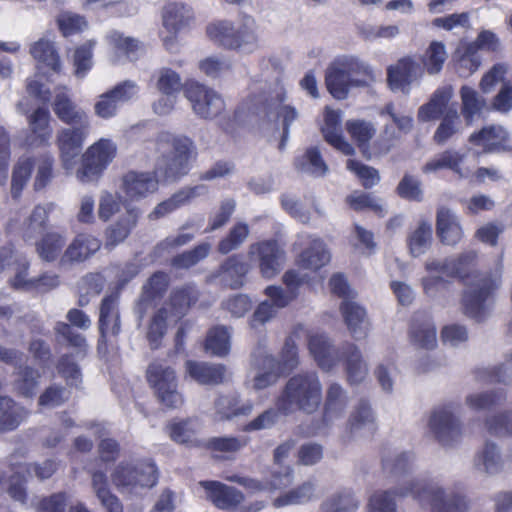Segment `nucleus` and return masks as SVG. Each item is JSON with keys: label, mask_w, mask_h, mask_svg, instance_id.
<instances>
[{"label": "nucleus", "mask_w": 512, "mask_h": 512, "mask_svg": "<svg viewBox=\"0 0 512 512\" xmlns=\"http://www.w3.org/2000/svg\"><path fill=\"white\" fill-rule=\"evenodd\" d=\"M30 53L38 63L44 64L54 72L61 69V60L54 47L53 42L48 38H40L30 47Z\"/></svg>", "instance_id": "56"}, {"label": "nucleus", "mask_w": 512, "mask_h": 512, "mask_svg": "<svg viewBox=\"0 0 512 512\" xmlns=\"http://www.w3.org/2000/svg\"><path fill=\"white\" fill-rule=\"evenodd\" d=\"M248 256L251 261L258 262L264 278L278 275L285 261V252L275 239L254 242L248 249Z\"/></svg>", "instance_id": "16"}, {"label": "nucleus", "mask_w": 512, "mask_h": 512, "mask_svg": "<svg viewBox=\"0 0 512 512\" xmlns=\"http://www.w3.org/2000/svg\"><path fill=\"white\" fill-rule=\"evenodd\" d=\"M90 130L91 121L86 112L83 121H74L73 124H70V127H63V129L58 130L56 143L65 169H73L75 158L81 153Z\"/></svg>", "instance_id": "14"}, {"label": "nucleus", "mask_w": 512, "mask_h": 512, "mask_svg": "<svg viewBox=\"0 0 512 512\" xmlns=\"http://www.w3.org/2000/svg\"><path fill=\"white\" fill-rule=\"evenodd\" d=\"M487 433L494 436H512V409L494 410L483 420Z\"/></svg>", "instance_id": "54"}, {"label": "nucleus", "mask_w": 512, "mask_h": 512, "mask_svg": "<svg viewBox=\"0 0 512 512\" xmlns=\"http://www.w3.org/2000/svg\"><path fill=\"white\" fill-rule=\"evenodd\" d=\"M169 275L165 272H155L144 284L140 301L139 309H147V307L155 304L157 299L164 295L169 287Z\"/></svg>", "instance_id": "48"}, {"label": "nucleus", "mask_w": 512, "mask_h": 512, "mask_svg": "<svg viewBox=\"0 0 512 512\" xmlns=\"http://www.w3.org/2000/svg\"><path fill=\"white\" fill-rule=\"evenodd\" d=\"M424 74V68L413 57L406 56L387 68V82L392 91L409 94L413 83Z\"/></svg>", "instance_id": "17"}, {"label": "nucleus", "mask_w": 512, "mask_h": 512, "mask_svg": "<svg viewBox=\"0 0 512 512\" xmlns=\"http://www.w3.org/2000/svg\"><path fill=\"white\" fill-rule=\"evenodd\" d=\"M34 168V158L23 157L18 158L12 173L11 194L13 197H19L20 193L31 178Z\"/></svg>", "instance_id": "59"}, {"label": "nucleus", "mask_w": 512, "mask_h": 512, "mask_svg": "<svg viewBox=\"0 0 512 512\" xmlns=\"http://www.w3.org/2000/svg\"><path fill=\"white\" fill-rule=\"evenodd\" d=\"M205 349L210 354L222 355L228 354L231 349V331L227 326L218 325L209 330L205 338Z\"/></svg>", "instance_id": "58"}, {"label": "nucleus", "mask_w": 512, "mask_h": 512, "mask_svg": "<svg viewBox=\"0 0 512 512\" xmlns=\"http://www.w3.org/2000/svg\"><path fill=\"white\" fill-rule=\"evenodd\" d=\"M184 96L189 101L194 113L204 119H213V117L219 116L226 107L220 93L197 81H187L184 84Z\"/></svg>", "instance_id": "15"}, {"label": "nucleus", "mask_w": 512, "mask_h": 512, "mask_svg": "<svg viewBox=\"0 0 512 512\" xmlns=\"http://www.w3.org/2000/svg\"><path fill=\"white\" fill-rule=\"evenodd\" d=\"M158 481V468L151 459L122 462L112 473V482L122 494L141 496Z\"/></svg>", "instance_id": "8"}, {"label": "nucleus", "mask_w": 512, "mask_h": 512, "mask_svg": "<svg viewBox=\"0 0 512 512\" xmlns=\"http://www.w3.org/2000/svg\"><path fill=\"white\" fill-rule=\"evenodd\" d=\"M457 71L463 77L477 71L481 64V58L477 49V42L462 43L456 50Z\"/></svg>", "instance_id": "55"}, {"label": "nucleus", "mask_w": 512, "mask_h": 512, "mask_svg": "<svg viewBox=\"0 0 512 512\" xmlns=\"http://www.w3.org/2000/svg\"><path fill=\"white\" fill-rule=\"evenodd\" d=\"M506 399L503 390H489L488 392H473L466 396L465 403L472 410H489L502 404Z\"/></svg>", "instance_id": "60"}, {"label": "nucleus", "mask_w": 512, "mask_h": 512, "mask_svg": "<svg viewBox=\"0 0 512 512\" xmlns=\"http://www.w3.org/2000/svg\"><path fill=\"white\" fill-rule=\"evenodd\" d=\"M477 377L487 382L512 383V350L505 353L502 364L478 370Z\"/></svg>", "instance_id": "61"}, {"label": "nucleus", "mask_w": 512, "mask_h": 512, "mask_svg": "<svg viewBox=\"0 0 512 512\" xmlns=\"http://www.w3.org/2000/svg\"><path fill=\"white\" fill-rule=\"evenodd\" d=\"M140 216L141 211L139 208H127L124 214H121L112 224L108 225L105 231L106 246L116 247L118 243L127 239L135 228Z\"/></svg>", "instance_id": "35"}, {"label": "nucleus", "mask_w": 512, "mask_h": 512, "mask_svg": "<svg viewBox=\"0 0 512 512\" xmlns=\"http://www.w3.org/2000/svg\"><path fill=\"white\" fill-rule=\"evenodd\" d=\"M471 144L480 145L486 152L511 150L510 135L503 126H486L470 135Z\"/></svg>", "instance_id": "32"}, {"label": "nucleus", "mask_w": 512, "mask_h": 512, "mask_svg": "<svg viewBox=\"0 0 512 512\" xmlns=\"http://www.w3.org/2000/svg\"><path fill=\"white\" fill-rule=\"evenodd\" d=\"M295 446V440H293V438H290L289 440H286L285 442L281 443L279 446L275 448L274 462L277 468L273 471L272 477L268 482L269 488H287V486L293 483V468L289 467V465L285 466L283 465V463L286 460V458H288V456L290 455Z\"/></svg>", "instance_id": "30"}, {"label": "nucleus", "mask_w": 512, "mask_h": 512, "mask_svg": "<svg viewBox=\"0 0 512 512\" xmlns=\"http://www.w3.org/2000/svg\"><path fill=\"white\" fill-rule=\"evenodd\" d=\"M100 248V239L95 238L93 235H87V233H80L65 248L60 258V268H68L73 264L84 262L92 254L97 253Z\"/></svg>", "instance_id": "26"}, {"label": "nucleus", "mask_w": 512, "mask_h": 512, "mask_svg": "<svg viewBox=\"0 0 512 512\" xmlns=\"http://www.w3.org/2000/svg\"><path fill=\"white\" fill-rule=\"evenodd\" d=\"M161 17V40L166 49L175 50L178 33L188 29L195 21L194 9L182 1H169L162 7Z\"/></svg>", "instance_id": "12"}, {"label": "nucleus", "mask_w": 512, "mask_h": 512, "mask_svg": "<svg viewBox=\"0 0 512 512\" xmlns=\"http://www.w3.org/2000/svg\"><path fill=\"white\" fill-rule=\"evenodd\" d=\"M322 399L323 386L317 372H302L288 379L277 397V406L282 415H291L298 410L314 413Z\"/></svg>", "instance_id": "5"}, {"label": "nucleus", "mask_w": 512, "mask_h": 512, "mask_svg": "<svg viewBox=\"0 0 512 512\" xmlns=\"http://www.w3.org/2000/svg\"><path fill=\"white\" fill-rule=\"evenodd\" d=\"M462 101L461 114L467 124H472L476 117L480 116L487 105L486 99L479 95L476 90L468 85H463L460 89Z\"/></svg>", "instance_id": "51"}, {"label": "nucleus", "mask_w": 512, "mask_h": 512, "mask_svg": "<svg viewBox=\"0 0 512 512\" xmlns=\"http://www.w3.org/2000/svg\"><path fill=\"white\" fill-rule=\"evenodd\" d=\"M476 250H466L458 256L427 265L429 270H443L446 276L460 278L466 286L462 296V307L466 315L475 320H484L494 307V293L503 284V253L498 256L493 269L476 272Z\"/></svg>", "instance_id": "2"}, {"label": "nucleus", "mask_w": 512, "mask_h": 512, "mask_svg": "<svg viewBox=\"0 0 512 512\" xmlns=\"http://www.w3.org/2000/svg\"><path fill=\"white\" fill-rule=\"evenodd\" d=\"M10 264H13L15 269V275L10 279L12 287L32 292L34 290L35 277H29L30 263L26 256L16 255L11 246L3 247L0 250V271Z\"/></svg>", "instance_id": "25"}, {"label": "nucleus", "mask_w": 512, "mask_h": 512, "mask_svg": "<svg viewBox=\"0 0 512 512\" xmlns=\"http://www.w3.org/2000/svg\"><path fill=\"white\" fill-rule=\"evenodd\" d=\"M308 350L317 365L324 371H330L343 357L350 383L363 382L368 376L369 366L364 360L363 352L352 342H346L340 353L327 334L311 333L308 335Z\"/></svg>", "instance_id": "4"}, {"label": "nucleus", "mask_w": 512, "mask_h": 512, "mask_svg": "<svg viewBox=\"0 0 512 512\" xmlns=\"http://www.w3.org/2000/svg\"><path fill=\"white\" fill-rule=\"evenodd\" d=\"M215 416L218 419H230L233 416L249 415L254 409L251 401L240 403V399L236 393L230 395H221L215 401Z\"/></svg>", "instance_id": "44"}, {"label": "nucleus", "mask_w": 512, "mask_h": 512, "mask_svg": "<svg viewBox=\"0 0 512 512\" xmlns=\"http://www.w3.org/2000/svg\"><path fill=\"white\" fill-rule=\"evenodd\" d=\"M433 227L429 221H421L408 236V248L412 256H421L431 247Z\"/></svg>", "instance_id": "57"}, {"label": "nucleus", "mask_w": 512, "mask_h": 512, "mask_svg": "<svg viewBox=\"0 0 512 512\" xmlns=\"http://www.w3.org/2000/svg\"><path fill=\"white\" fill-rule=\"evenodd\" d=\"M322 132L326 141L331 144L334 149L339 150L344 153V155H353L355 149L343 136L341 129V112H339V110H332L326 107Z\"/></svg>", "instance_id": "34"}, {"label": "nucleus", "mask_w": 512, "mask_h": 512, "mask_svg": "<svg viewBox=\"0 0 512 512\" xmlns=\"http://www.w3.org/2000/svg\"><path fill=\"white\" fill-rule=\"evenodd\" d=\"M458 403L448 401L435 406L428 419V429L442 446H455L463 438V423L457 415Z\"/></svg>", "instance_id": "11"}, {"label": "nucleus", "mask_w": 512, "mask_h": 512, "mask_svg": "<svg viewBox=\"0 0 512 512\" xmlns=\"http://www.w3.org/2000/svg\"><path fill=\"white\" fill-rule=\"evenodd\" d=\"M208 38L224 49L239 53H253L260 47L255 18L245 15L238 24L231 20H213L205 29Z\"/></svg>", "instance_id": "6"}, {"label": "nucleus", "mask_w": 512, "mask_h": 512, "mask_svg": "<svg viewBox=\"0 0 512 512\" xmlns=\"http://www.w3.org/2000/svg\"><path fill=\"white\" fill-rule=\"evenodd\" d=\"M27 416V410L19 406L10 396H0V433L18 427Z\"/></svg>", "instance_id": "47"}, {"label": "nucleus", "mask_w": 512, "mask_h": 512, "mask_svg": "<svg viewBox=\"0 0 512 512\" xmlns=\"http://www.w3.org/2000/svg\"><path fill=\"white\" fill-rule=\"evenodd\" d=\"M287 95L280 88L271 96H258L251 99L249 106H247L248 113L263 114L268 121H275L282 126L281 140L279 142V149H284L289 139L291 125L299 117V112L296 107L291 104H285Z\"/></svg>", "instance_id": "9"}, {"label": "nucleus", "mask_w": 512, "mask_h": 512, "mask_svg": "<svg viewBox=\"0 0 512 512\" xmlns=\"http://www.w3.org/2000/svg\"><path fill=\"white\" fill-rule=\"evenodd\" d=\"M359 501L350 488H343L328 496L320 505L322 512H352L357 510Z\"/></svg>", "instance_id": "53"}, {"label": "nucleus", "mask_w": 512, "mask_h": 512, "mask_svg": "<svg viewBox=\"0 0 512 512\" xmlns=\"http://www.w3.org/2000/svg\"><path fill=\"white\" fill-rule=\"evenodd\" d=\"M92 487L106 512H123V506L118 496L110 491L107 474L104 471H93Z\"/></svg>", "instance_id": "46"}, {"label": "nucleus", "mask_w": 512, "mask_h": 512, "mask_svg": "<svg viewBox=\"0 0 512 512\" xmlns=\"http://www.w3.org/2000/svg\"><path fill=\"white\" fill-rule=\"evenodd\" d=\"M198 292L193 284H187L182 288L174 289L170 298V305L174 317H182L188 307L195 303Z\"/></svg>", "instance_id": "63"}, {"label": "nucleus", "mask_w": 512, "mask_h": 512, "mask_svg": "<svg viewBox=\"0 0 512 512\" xmlns=\"http://www.w3.org/2000/svg\"><path fill=\"white\" fill-rule=\"evenodd\" d=\"M381 116H389L392 120L391 124H385L378 142L379 151L381 153L389 152L391 147L400 138L402 133H409L413 128V118L404 113H397L393 102H389L381 111Z\"/></svg>", "instance_id": "21"}, {"label": "nucleus", "mask_w": 512, "mask_h": 512, "mask_svg": "<svg viewBox=\"0 0 512 512\" xmlns=\"http://www.w3.org/2000/svg\"><path fill=\"white\" fill-rule=\"evenodd\" d=\"M106 40L111 46L116 60L120 57H126L129 60H134L139 55L141 44L133 37H127L119 31H111L106 35Z\"/></svg>", "instance_id": "49"}, {"label": "nucleus", "mask_w": 512, "mask_h": 512, "mask_svg": "<svg viewBox=\"0 0 512 512\" xmlns=\"http://www.w3.org/2000/svg\"><path fill=\"white\" fill-rule=\"evenodd\" d=\"M147 380L159 401L166 407L179 408L184 404V396L178 389L176 372L170 365L151 362L147 369Z\"/></svg>", "instance_id": "13"}, {"label": "nucleus", "mask_w": 512, "mask_h": 512, "mask_svg": "<svg viewBox=\"0 0 512 512\" xmlns=\"http://www.w3.org/2000/svg\"><path fill=\"white\" fill-rule=\"evenodd\" d=\"M52 107L60 121L68 125L74 124L75 121H84L86 117L85 110L72 101L67 94L66 88H60L56 92Z\"/></svg>", "instance_id": "42"}, {"label": "nucleus", "mask_w": 512, "mask_h": 512, "mask_svg": "<svg viewBox=\"0 0 512 512\" xmlns=\"http://www.w3.org/2000/svg\"><path fill=\"white\" fill-rule=\"evenodd\" d=\"M250 266L243 260L241 255H232L221 264L218 275L224 284H227L232 289L241 287L244 283V278Z\"/></svg>", "instance_id": "41"}, {"label": "nucleus", "mask_w": 512, "mask_h": 512, "mask_svg": "<svg viewBox=\"0 0 512 512\" xmlns=\"http://www.w3.org/2000/svg\"><path fill=\"white\" fill-rule=\"evenodd\" d=\"M375 429L376 418L370 403L360 400L351 411L341 439L344 443H348L350 439L357 436L371 435Z\"/></svg>", "instance_id": "23"}, {"label": "nucleus", "mask_w": 512, "mask_h": 512, "mask_svg": "<svg viewBox=\"0 0 512 512\" xmlns=\"http://www.w3.org/2000/svg\"><path fill=\"white\" fill-rule=\"evenodd\" d=\"M416 456L412 451H394L387 452L382 458L383 469L390 474H407L413 471L415 467Z\"/></svg>", "instance_id": "50"}, {"label": "nucleus", "mask_w": 512, "mask_h": 512, "mask_svg": "<svg viewBox=\"0 0 512 512\" xmlns=\"http://www.w3.org/2000/svg\"><path fill=\"white\" fill-rule=\"evenodd\" d=\"M53 202L36 205L30 216L22 224V235L24 240L32 239L35 234L40 233L45 228L49 213L55 208Z\"/></svg>", "instance_id": "52"}, {"label": "nucleus", "mask_w": 512, "mask_h": 512, "mask_svg": "<svg viewBox=\"0 0 512 512\" xmlns=\"http://www.w3.org/2000/svg\"><path fill=\"white\" fill-rule=\"evenodd\" d=\"M50 122L51 112L47 107H38L28 116L29 134L26 143L30 147L49 145L53 135Z\"/></svg>", "instance_id": "29"}, {"label": "nucleus", "mask_w": 512, "mask_h": 512, "mask_svg": "<svg viewBox=\"0 0 512 512\" xmlns=\"http://www.w3.org/2000/svg\"><path fill=\"white\" fill-rule=\"evenodd\" d=\"M346 128L354 141L357 142L363 155L370 156L368 153V143L373 138L376 128L369 121L351 120L347 121Z\"/></svg>", "instance_id": "62"}, {"label": "nucleus", "mask_w": 512, "mask_h": 512, "mask_svg": "<svg viewBox=\"0 0 512 512\" xmlns=\"http://www.w3.org/2000/svg\"><path fill=\"white\" fill-rule=\"evenodd\" d=\"M295 247H305L297 256V264L306 270H319L331 260V254L323 239L309 233H300Z\"/></svg>", "instance_id": "18"}, {"label": "nucleus", "mask_w": 512, "mask_h": 512, "mask_svg": "<svg viewBox=\"0 0 512 512\" xmlns=\"http://www.w3.org/2000/svg\"><path fill=\"white\" fill-rule=\"evenodd\" d=\"M349 405L347 390L338 382H331L326 389V399L322 416V425L330 427L342 419Z\"/></svg>", "instance_id": "28"}, {"label": "nucleus", "mask_w": 512, "mask_h": 512, "mask_svg": "<svg viewBox=\"0 0 512 512\" xmlns=\"http://www.w3.org/2000/svg\"><path fill=\"white\" fill-rule=\"evenodd\" d=\"M204 487L206 497L218 508H234L244 499L237 488L229 487L217 481L200 482Z\"/></svg>", "instance_id": "39"}, {"label": "nucleus", "mask_w": 512, "mask_h": 512, "mask_svg": "<svg viewBox=\"0 0 512 512\" xmlns=\"http://www.w3.org/2000/svg\"><path fill=\"white\" fill-rule=\"evenodd\" d=\"M306 279V274H301L299 270L290 269L284 273L282 278L286 285V291L281 288V286H267L266 289H264V294L270 298L275 308V315L279 309L288 306V304L296 298L298 288Z\"/></svg>", "instance_id": "24"}, {"label": "nucleus", "mask_w": 512, "mask_h": 512, "mask_svg": "<svg viewBox=\"0 0 512 512\" xmlns=\"http://www.w3.org/2000/svg\"><path fill=\"white\" fill-rule=\"evenodd\" d=\"M369 63L356 56L336 57L326 72V87L336 99H345L352 86H367L376 80Z\"/></svg>", "instance_id": "7"}, {"label": "nucleus", "mask_w": 512, "mask_h": 512, "mask_svg": "<svg viewBox=\"0 0 512 512\" xmlns=\"http://www.w3.org/2000/svg\"><path fill=\"white\" fill-rule=\"evenodd\" d=\"M117 154L118 146L112 138H99L81 155V165L76 171V178L81 183L98 181Z\"/></svg>", "instance_id": "10"}, {"label": "nucleus", "mask_w": 512, "mask_h": 512, "mask_svg": "<svg viewBox=\"0 0 512 512\" xmlns=\"http://www.w3.org/2000/svg\"><path fill=\"white\" fill-rule=\"evenodd\" d=\"M395 496L412 497L420 505L428 503L430 512H467L471 502L459 487L445 488L440 478H416L399 484L392 492H374L369 512H397Z\"/></svg>", "instance_id": "3"}, {"label": "nucleus", "mask_w": 512, "mask_h": 512, "mask_svg": "<svg viewBox=\"0 0 512 512\" xmlns=\"http://www.w3.org/2000/svg\"><path fill=\"white\" fill-rule=\"evenodd\" d=\"M447 55L443 42H431L422 58L424 68L429 74H438L447 60Z\"/></svg>", "instance_id": "64"}, {"label": "nucleus", "mask_w": 512, "mask_h": 512, "mask_svg": "<svg viewBox=\"0 0 512 512\" xmlns=\"http://www.w3.org/2000/svg\"><path fill=\"white\" fill-rule=\"evenodd\" d=\"M436 230L437 236L445 245H456L463 236L457 214L447 207H440L437 210Z\"/></svg>", "instance_id": "37"}, {"label": "nucleus", "mask_w": 512, "mask_h": 512, "mask_svg": "<svg viewBox=\"0 0 512 512\" xmlns=\"http://www.w3.org/2000/svg\"><path fill=\"white\" fill-rule=\"evenodd\" d=\"M57 468L54 460H45L43 463H20L19 465H13L14 475L9 484V494L13 499L19 502H25L27 493L23 484V473L34 474L38 479H48L54 474Z\"/></svg>", "instance_id": "22"}, {"label": "nucleus", "mask_w": 512, "mask_h": 512, "mask_svg": "<svg viewBox=\"0 0 512 512\" xmlns=\"http://www.w3.org/2000/svg\"><path fill=\"white\" fill-rule=\"evenodd\" d=\"M409 336L412 343L419 348L433 349L438 343L435 324L425 316H414L410 324Z\"/></svg>", "instance_id": "40"}, {"label": "nucleus", "mask_w": 512, "mask_h": 512, "mask_svg": "<svg viewBox=\"0 0 512 512\" xmlns=\"http://www.w3.org/2000/svg\"><path fill=\"white\" fill-rule=\"evenodd\" d=\"M118 292L106 295L99 309L98 350L102 351L107 345L109 337H115L121 331L120 312L118 309Z\"/></svg>", "instance_id": "20"}, {"label": "nucleus", "mask_w": 512, "mask_h": 512, "mask_svg": "<svg viewBox=\"0 0 512 512\" xmlns=\"http://www.w3.org/2000/svg\"><path fill=\"white\" fill-rule=\"evenodd\" d=\"M186 376L202 385H218L226 380V367L222 364H211L205 361H192L185 363Z\"/></svg>", "instance_id": "33"}, {"label": "nucleus", "mask_w": 512, "mask_h": 512, "mask_svg": "<svg viewBox=\"0 0 512 512\" xmlns=\"http://www.w3.org/2000/svg\"><path fill=\"white\" fill-rule=\"evenodd\" d=\"M254 362L258 368L252 381V387L255 390H264L277 382L279 366L277 359L272 354H268L264 350L255 351Z\"/></svg>", "instance_id": "36"}, {"label": "nucleus", "mask_w": 512, "mask_h": 512, "mask_svg": "<svg viewBox=\"0 0 512 512\" xmlns=\"http://www.w3.org/2000/svg\"><path fill=\"white\" fill-rule=\"evenodd\" d=\"M453 97V87L446 85L435 90L430 100L418 109L419 121H431L437 119L447 107L449 101Z\"/></svg>", "instance_id": "45"}, {"label": "nucleus", "mask_w": 512, "mask_h": 512, "mask_svg": "<svg viewBox=\"0 0 512 512\" xmlns=\"http://www.w3.org/2000/svg\"><path fill=\"white\" fill-rule=\"evenodd\" d=\"M440 169H451L461 178H469L473 173V166L468 164L466 155L458 151H444L423 166L424 172Z\"/></svg>", "instance_id": "31"}, {"label": "nucleus", "mask_w": 512, "mask_h": 512, "mask_svg": "<svg viewBox=\"0 0 512 512\" xmlns=\"http://www.w3.org/2000/svg\"><path fill=\"white\" fill-rule=\"evenodd\" d=\"M474 466L478 471L487 475H497L512 466V452L503 454L498 443L493 440H486L483 446L478 449L474 458Z\"/></svg>", "instance_id": "19"}, {"label": "nucleus", "mask_w": 512, "mask_h": 512, "mask_svg": "<svg viewBox=\"0 0 512 512\" xmlns=\"http://www.w3.org/2000/svg\"><path fill=\"white\" fill-rule=\"evenodd\" d=\"M65 244L66 236L63 233L48 232L35 243L36 252L40 259L45 262H54L58 259V266L60 267V259L64 254Z\"/></svg>", "instance_id": "43"}, {"label": "nucleus", "mask_w": 512, "mask_h": 512, "mask_svg": "<svg viewBox=\"0 0 512 512\" xmlns=\"http://www.w3.org/2000/svg\"><path fill=\"white\" fill-rule=\"evenodd\" d=\"M158 153L153 172L128 171L121 178L120 190L128 200H142L158 191L159 177L177 180L189 172L195 146L185 135L169 130L158 132L154 139Z\"/></svg>", "instance_id": "1"}, {"label": "nucleus", "mask_w": 512, "mask_h": 512, "mask_svg": "<svg viewBox=\"0 0 512 512\" xmlns=\"http://www.w3.org/2000/svg\"><path fill=\"white\" fill-rule=\"evenodd\" d=\"M340 311L352 337L356 340L366 338L371 329L366 308L354 302L353 298H348L347 300H342Z\"/></svg>", "instance_id": "27"}, {"label": "nucleus", "mask_w": 512, "mask_h": 512, "mask_svg": "<svg viewBox=\"0 0 512 512\" xmlns=\"http://www.w3.org/2000/svg\"><path fill=\"white\" fill-rule=\"evenodd\" d=\"M207 192L208 186L206 185L188 186L187 188L173 194L169 199L160 202V204L150 212L149 218L151 220L161 219V217H165V215L170 214V212L175 211V209L180 208V206L185 205V203H188L192 198L199 197V195H205Z\"/></svg>", "instance_id": "38"}]
</instances>
